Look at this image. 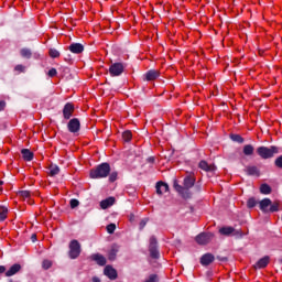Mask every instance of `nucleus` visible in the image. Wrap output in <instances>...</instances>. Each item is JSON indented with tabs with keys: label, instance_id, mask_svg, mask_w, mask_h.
Wrapping results in <instances>:
<instances>
[{
	"label": "nucleus",
	"instance_id": "nucleus-29",
	"mask_svg": "<svg viewBox=\"0 0 282 282\" xmlns=\"http://www.w3.org/2000/svg\"><path fill=\"white\" fill-rule=\"evenodd\" d=\"M220 235H225L226 237H228L229 235H232V232H235V228L232 227H223L219 229Z\"/></svg>",
	"mask_w": 282,
	"mask_h": 282
},
{
	"label": "nucleus",
	"instance_id": "nucleus-21",
	"mask_svg": "<svg viewBox=\"0 0 282 282\" xmlns=\"http://www.w3.org/2000/svg\"><path fill=\"white\" fill-rule=\"evenodd\" d=\"M215 261V256L213 253H205L200 257V264L204 267L210 265Z\"/></svg>",
	"mask_w": 282,
	"mask_h": 282
},
{
	"label": "nucleus",
	"instance_id": "nucleus-48",
	"mask_svg": "<svg viewBox=\"0 0 282 282\" xmlns=\"http://www.w3.org/2000/svg\"><path fill=\"white\" fill-rule=\"evenodd\" d=\"M31 240L34 242V241H36V234H33L32 236H31Z\"/></svg>",
	"mask_w": 282,
	"mask_h": 282
},
{
	"label": "nucleus",
	"instance_id": "nucleus-26",
	"mask_svg": "<svg viewBox=\"0 0 282 282\" xmlns=\"http://www.w3.org/2000/svg\"><path fill=\"white\" fill-rule=\"evenodd\" d=\"M8 219V207L1 205L0 206V221H6Z\"/></svg>",
	"mask_w": 282,
	"mask_h": 282
},
{
	"label": "nucleus",
	"instance_id": "nucleus-36",
	"mask_svg": "<svg viewBox=\"0 0 282 282\" xmlns=\"http://www.w3.org/2000/svg\"><path fill=\"white\" fill-rule=\"evenodd\" d=\"M42 268H43L44 270H50V269L52 268V261H50V260H44V261L42 262Z\"/></svg>",
	"mask_w": 282,
	"mask_h": 282
},
{
	"label": "nucleus",
	"instance_id": "nucleus-15",
	"mask_svg": "<svg viewBox=\"0 0 282 282\" xmlns=\"http://www.w3.org/2000/svg\"><path fill=\"white\" fill-rule=\"evenodd\" d=\"M23 269V267H21L20 263H14L13 265H11L9 268V270H7L6 272V276L10 278V276H14V274H19V272Z\"/></svg>",
	"mask_w": 282,
	"mask_h": 282
},
{
	"label": "nucleus",
	"instance_id": "nucleus-3",
	"mask_svg": "<svg viewBox=\"0 0 282 282\" xmlns=\"http://www.w3.org/2000/svg\"><path fill=\"white\" fill-rule=\"evenodd\" d=\"M258 204L259 209L261 210V213H264V215H268V213H279L280 203L278 200H274L272 203V199L263 198Z\"/></svg>",
	"mask_w": 282,
	"mask_h": 282
},
{
	"label": "nucleus",
	"instance_id": "nucleus-27",
	"mask_svg": "<svg viewBox=\"0 0 282 282\" xmlns=\"http://www.w3.org/2000/svg\"><path fill=\"white\" fill-rule=\"evenodd\" d=\"M246 173H247V175H257V176H259V169L254 165L247 166Z\"/></svg>",
	"mask_w": 282,
	"mask_h": 282
},
{
	"label": "nucleus",
	"instance_id": "nucleus-46",
	"mask_svg": "<svg viewBox=\"0 0 282 282\" xmlns=\"http://www.w3.org/2000/svg\"><path fill=\"white\" fill-rule=\"evenodd\" d=\"M6 272H7L6 265H0V274H4L6 276Z\"/></svg>",
	"mask_w": 282,
	"mask_h": 282
},
{
	"label": "nucleus",
	"instance_id": "nucleus-2",
	"mask_svg": "<svg viewBox=\"0 0 282 282\" xmlns=\"http://www.w3.org/2000/svg\"><path fill=\"white\" fill-rule=\"evenodd\" d=\"M109 173H111V165L107 162H104L97 165L95 169L90 170V178L91 180H102L105 177H109Z\"/></svg>",
	"mask_w": 282,
	"mask_h": 282
},
{
	"label": "nucleus",
	"instance_id": "nucleus-37",
	"mask_svg": "<svg viewBox=\"0 0 282 282\" xmlns=\"http://www.w3.org/2000/svg\"><path fill=\"white\" fill-rule=\"evenodd\" d=\"M69 204L70 208H78V206H80V202H78L76 198H72Z\"/></svg>",
	"mask_w": 282,
	"mask_h": 282
},
{
	"label": "nucleus",
	"instance_id": "nucleus-47",
	"mask_svg": "<svg viewBox=\"0 0 282 282\" xmlns=\"http://www.w3.org/2000/svg\"><path fill=\"white\" fill-rule=\"evenodd\" d=\"M6 109V101L1 100L0 101V111H3Z\"/></svg>",
	"mask_w": 282,
	"mask_h": 282
},
{
	"label": "nucleus",
	"instance_id": "nucleus-1",
	"mask_svg": "<svg viewBox=\"0 0 282 282\" xmlns=\"http://www.w3.org/2000/svg\"><path fill=\"white\" fill-rule=\"evenodd\" d=\"M195 186V177L193 176H185L183 180V186L177 183V180H174L173 188L183 197V199H191L193 194L191 193V188Z\"/></svg>",
	"mask_w": 282,
	"mask_h": 282
},
{
	"label": "nucleus",
	"instance_id": "nucleus-39",
	"mask_svg": "<svg viewBox=\"0 0 282 282\" xmlns=\"http://www.w3.org/2000/svg\"><path fill=\"white\" fill-rule=\"evenodd\" d=\"M147 224H149V218H143L140 224H139V228L140 230H144V227L147 226Z\"/></svg>",
	"mask_w": 282,
	"mask_h": 282
},
{
	"label": "nucleus",
	"instance_id": "nucleus-13",
	"mask_svg": "<svg viewBox=\"0 0 282 282\" xmlns=\"http://www.w3.org/2000/svg\"><path fill=\"white\" fill-rule=\"evenodd\" d=\"M269 263H270V256H264L253 264V268L254 270H263V268H268Z\"/></svg>",
	"mask_w": 282,
	"mask_h": 282
},
{
	"label": "nucleus",
	"instance_id": "nucleus-28",
	"mask_svg": "<svg viewBox=\"0 0 282 282\" xmlns=\"http://www.w3.org/2000/svg\"><path fill=\"white\" fill-rule=\"evenodd\" d=\"M260 193L262 194V195H270V193H272V187H270V185H268V184H262L261 186H260Z\"/></svg>",
	"mask_w": 282,
	"mask_h": 282
},
{
	"label": "nucleus",
	"instance_id": "nucleus-20",
	"mask_svg": "<svg viewBox=\"0 0 282 282\" xmlns=\"http://www.w3.org/2000/svg\"><path fill=\"white\" fill-rule=\"evenodd\" d=\"M115 204H116V197L110 196L100 202V208L102 210H107V208H110V206H113Z\"/></svg>",
	"mask_w": 282,
	"mask_h": 282
},
{
	"label": "nucleus",
	"instance_id": "nucleus-33",
	"mask_svg": "<svg viewBox=\"0 0 282 282\" xmlns=\"http://www.w3.org/2000/svg\"><path fill=\"white\" fill-rule=\"evenodd\" d=\"M48 54L51 58H58V56H61V52L56 48H50Z\"/></svg>",
	"mask_w": 282,
	"mask_h": 282
},
{
	"label": "nucleus",
	"instance_id": "nucleus-17",
	"mask_svg": "<svg viewBox=\"0 0 282 282\" xmlns=\"http://www.w3.org/2000/svg\"><path fill=\"white\" fill-rule=\"evenodd\" d=\"M118 252H120V246L113 243L108 251V259L109 261H116V258L118 257Z\"/></svg>",
	"mask_w": 282,
	"mask_h": 282
},
{
	"label": "nucleus",
	"instance_id": "nucleus-22",
	"mask_svg": "<svg viewBox=\"0 0 282 282\" xmlns=\"http://www.w3.org/2000/svg\"><path fill=\"white\" fill-rule=\"evenodd\" d=\"M21 154L25 162H32L34 160V152L30 151V149H22Z\"/></svg>",
	"mask_w": 282,
	"mask_h": 282
},
{
	"label": "nucleus",
	"instance_id": "nucleus-10",
	"mask_svg": "<svg viewBox=\"0 0 282 282\" xmlns=\"http://www.w3.org/2000/svg\"><path fill=\"white\" fill-rule=\"evenodd\" d=\"M158 78H160V70L156 69H150L143 75L144 83H151Z\"/></svg>",
	"mask_w": 282,
	"mask_h": 282
},
{
	"label": "nucleus",
	"instance_id": "nucleus-51",
	"mask_svg": "<svg viewBox=\"0 0 282 282\" xmlns=\"http://www.w3.org/2000/svg\"><path fill=\"white\" fill-rule=\"evenodd\" d=\"M0 186H3V181H0Z\"/></svg>",
	"mask_w": 282,
	"mask_h": 282
},
{
	"label": "nucleus",
	"instance_id": "nucleus-24",
	"mask_svg": "<svg viewBox=\"0 0 282 282\" xmlns=\"http://www.w3.org/2000/svg\"><path fill=\"white\" fill-rule=\"evenodd\" d=\"M243 155H254V147L252 144H246L242 149Z\"/></svg>",
	"mask_w": 282,
	"mask_h": 282
},
{
	"label": "nucleus",
	"instance_id": "nucleus-35",
	"mask_svg": "<svg viewBox=\"0 0 282 282\" xmlns=\"http://www.w3.org/2000/svg\"><path fill=\"white\" fill-rule=\"evenodd\" d=\"M18 195H20V197H23L24 199H28V197H30L32 193L30 191H20L18 192Z\"/></svg>",
	"mask_w": 282,
	"mask_h": 282
},
{
	"label": "nucleus",
	"instance_id": "nucleus-8",
	"mask_svg": "<svg viewBox=\"0 0 282 282\" xmlns=\"http://www.w3.org/2000/svg\"><path fill=\"white\" fill-rule=\"evenodd\" d=\"M149 252L151 259L160 258V247L158 246V238L155 236H151L150 238Z\"/></svg>",
	"mask_w": 282,
	"mask_h": 282
},
{
	"label": "nucleus",
	"instance_id": "nucleus-40",
	"mask_svg": "<svg viewBox=\"0 0 282 282\" xmlns=\"http://www.w3.org/2000/svg\"><path fill=\"white\" fill-rule=\"evenodd\" d=\"M274 164L278 169H282V155L275 159Z\"/></svg>",
	"mask_w": 282,
	"mask_h": 282
},
{
	"label": "nucleus",
	"instance_id": "nucleus-25",
	"mask_svg": "<svg viewBox=\"0 0 282 282\" xmlns=\"http://www.w3.org/2000/svg\"><path fill=\"white\" fill-rule=\"evenodd\" d=\"M229 138H230V140H231L232 142H237L238 144H243V142H245L243 137H241L240 134L231 133V134L229 135Z\"/></svg>",
	"mask_w": 282,
	"mask_h": 282
},
{
	"label": "nucleus",
	"instance_id": "nucleus-44",
	"mask_svg": "<svg viewBox=\"0 0 282 282\" xmlns=\"http://www.w3.org/2000/svg\"><path fill=\"white\" fill-rule=\"evenodd\" d=\"M147 162H148L149 164H155V156H149V158L147 159Z\"/></svg>",
	"mask_w": 282,
	"mask_h": 282
},
{
	"label": "nucleus",
	"instance_id": "nucleus-5",
	"mask_svg": "<svg viewBox=\"0 0 282 282\" xmlns=\"http://www.w3.org/2000/svg\"><path fill=\"white\" fill-rule=\"evenodd\" d=\"M68 257L69 259H78L80 257V252H83V249L80 247V242L78 240L74 239L68 245Z\"/></svg>",
	"mask_w": 282,
	"mask_h": 282
},
{
	"label": "nucleus",
	"instance_id": "nucleus-19",
	"mask_svg": "<svg viewBox=\"0 0 282 282\" xmlns=\"http://www.w3.org/2000/svg\"><path fill=\"white\" fill-rule=\"evenodd\" d=\"M156 195H164V193H169V184L159 181L155 185Z\"/></svg>",
	"mask_w": 282,
	"mask_h": 282
},
{
	"label": "nucleus",
	"instance_id": "nucleus-49",
	"mask_svg": "<svg viewBox=\"0 0 282 282\" xmlns=\"http://www.w3.org/2000/svg\"><path fill=\"white\" fill-rule=\"evenodd\" d=\"M93 282H100V278L94 276V278H93Z\"/></svg>",
	"mask_w": 282,
	"mask_h": 282
},
{
	"label": "nucleus",
	"instance_id": "nucleus-18",
	"mask_svg": "<svg viewBox=\"0 0 282 282\" xmlns=\"http://www.w3.org/2000/svg\"><path fill=\"white\" fill-rule=\"evenodd\" d=\"M91 261H95L97 265H107V258L100 253H94L90 256Z\"/></svg>",
	"mask_w": 282,
	"mask_h": 282
},
{
	"label": "nucleus",
	"instance_id": "nucleus-4",
	"mask_svg": "<svg viewBox=\"0 0 282 282\" xmlns=\"http://www.w3.org/2000/svg\"><path fill=\"white\" fill-rule=\"evenodd\" d=\"M257 153L262 160H270V158H274L279 153V147L271 145L268 148L261 145L257 149Z\"/></svg>",
	"mask_w": 282,
	"mask_h": 282
},
{
	"label": "nucleus",
	"instance_id": "nucleus-43",
	"mask_svg": "<svg viewBox=\"0 0 282 282\" xmlns=\"http://www.w3.org/2000/svg\"><path fill=\"white\" fill-rule=\"evenodd\" d=\"M56 74H58V72L56 70V68H51L47 73V76L50 78H54V76H56Z\"/></svg>",
	"mask_w": 282,
	"mask_h": 282
},
{
	"label": "nucleus",
	"instance_id": "nucleus-32",
	"mask_svg": "<svg viewBox=\"0 0 282 282\" xmlns=\"http://www.w3.org/2000/svg\"><path fill=\"white\" fill-rule=\"evenodd\" d=\"M257 204H259V202L257 200V198L254 197H250L247 200V208H254L257 206Z\"/></svg>",
	"mask_w": 282,
	"mask_h": 282
},
{
	"label": "nucleus",
	"instance_id": "nucleus-12",
	"mask_svg": "<svg viewBox=\"0 0 282 282\" xmlns=\"http://www.w3.org/2000/svg\"><path fill=\"white\" fill-rule=\"evenodd\" d=\"M104 274L105 276L109 278L110 281H116V279H118V271L111 265L105 267Z\"/></svg>",
	"mask_w": 282,
	"mask_h": 282
},
{
	"label": "nucleus",
	"instance_id": "nucleus-9",
	"mask_svg": "<svg viewBox=\"0 0 282 282\" xmlns=\"http://www.w3.org/2000/svg\"><path fill=\"white\" fill-rule=\"evenodd\" d=\"M67 129L69 133H78L80 131V120L78 118H73L67 123Z\"/></svg>",
	"mask_w": 282,
	"mask_h": 282
},
{
	"label": "nucleus",
	"instance_id": "nucleus-31",
	"mask_svg": "<svg viewBox=\"0 0 282 282\" xmlns=\"http://www.w3.org/2000/svg\"><path fill=\"white\" fill-rule=\"evenodd\" d=\"M133 138V134L131 133V130H126L122 133V140L123 142H131V139Z\"/></svg>",
	"mask_w": 282,
	"mask_h": 282
},
{
	"label": "nucleus",
	"instance_id": "nucleus-42",
	"mask_svg": "<svg viewBox=\"0 0 282 282\" xmlns=\"http://www.w3.org/2000/svg\"><path fill=\"white\" fill-rule=\"evenodd\" d=\"M118 180V172H111L109 175V182H116Z\"/></svg>",
	"mask_w": 282,
	"mask_h": 282
},
{
	"label": "nucleus",
	"instance_id": "nucleus-34",
	"mask_svg": "<svg viewBox=\"0 0 282 282\" xmlns=\"http://www.w3.org/2000/svg\"><path fill=\"white\" fill-rule=\"evenodd\" d=\"M106 230L108 235H113V232H116V224L111 223L107 225Z\"/></svg>",
	"mask_w": 282,
	"mask_h": 282
},
{
	"label": "nucleus",
	"instance_id": "nucleus-6",
	"mask_svg": "<svg viewBox=\"0 0 282 282\" xmlns=\"http://www.w3.org/2000/svg\"><path fill=\"white\" fill-rule=\"evenodd\" d=\"M124 67H127L124 63H120V62L112 63L109 67L110 76L112 77L122 76V74H124Z\"/></svg>",
	"mask_w": 282,
	"mask_h": 282
},
{
	"label": "nucleus",
	"instance_id": "nucleus-30",
	"mask_svg": "<svg viewBox=\"0 0 282 282\" xmlns=\"http://www.w3.org/2000/svg\"><path fill=\"white\" fill-rule=\"evenodd\" d=\"M20 54L22 58H32V51L30 48H22Z\"/></svg>",
	"mask_w": 282,
	"mask_h": 282
},
{
	"label": "nucleus",
	"instance_id": "nucleus-7",
	"mask_svg": "<svg viewBox=\"0 0 282 282\" xmlns=\"http://www.w3.org/2000/svg\"><path fill=\"white\" fill-rule=\"evenodd\" d=\"M214 238L215 234L213 232H200L195 237V241L198 246H207V243H210Z\"/></svg>",
	"mask_w": 282,
	"mask_h": 282
},
{
	"label": "nucleus",
	"instance_id": "nucleus-11",
	"mask_svg": "<svg viewBox=\"0 0 282 282\" xmlns=\"http://www.w3.org/2000/svg\"><path fill=\"white\" fill-rule=\"evenodd\" d=\"M74 104L67 102L63 108V118L64 120H70L72 116H74Z\"/></svg>",
	"mask_w": 282,
	"mask_h": 282
},
{
	"label": "nucleus",
	"instance_id": "nucleus-16",
	"mask_svg": "<svg viewBox=\"0 0 282 282\" xmlns=\"http://www.w3.org/2000/svg\"><path fill=\"white\" fill-rule=\"evenodd\" d=\"M68 50L72 54H83V52H85V46L80 43H72L68 46Z\"/></svg>",
	"mask_w": 282,
	"mask_h": 282
},
{
	"label": "nucleus",
	"instance_id": "nucleus-14",
	"mask_svg": "<svg viewBox=\"0 0 282 282\" xmlns=\"http://www.w3.org/2000/svg\"><path fill=\"white\" fill-rule=\"evenodd\" d=\"M198 166L202 171H206L207 173H215V171H217V166H215V164H208L206 161H200Z\"/></svg>",
	"mask_w": 282,
	"mask_h": 282
},
{
	"label": "nucleus",
	"instance_id": "nucleus-50",
	"mask_svg": "<svg viewBox=\"0 0 282 282\" xmlns=\"http://www.w3.org/2000/svg\"><path fill=\"white\" fill-rule=\"evenodd\" d=\"M278 263H280V265H282V258L278 259Z\"/></svg>",
	"mask_w": 282,
	"mask_h": 282
},
{
	"label": "nucleus",
	"instance_id": "nucleus-52",
	"mask_svg": "<svg viewBox=\"0 0 282 282\" xmlns=\"http://www.w3.org/2000/svg\"><path fill=\"white\" fill-rule=\"evenodd\" d=\"M3 191V187H0V193Z\"/></svg>",
	"mask_w": 282,
	"mask_h": 282
},
{
	"label": "nucleus",
	"instance_id": "nucleus-45",
	"mask_svg": "<svg viewBox=\"0 0 282 282\" xmlns=\"http://www.w3.org/2000/svg\"><path fill=\"white\" fill-rule=\"evenodd\" d=\"M217 259H218V261H223V262L228 261V257L217 256Z\"/></svg>",
	"mask_w": 282,
	"mask_h": 282
},
{
	"label": "nucleus",
	"instance_id": "nucleus-38",
	"mask_svg": "<svg viewBox=\"0 0 282 282\" xmlns=\"http://www.w3.org/2000/svg\"><path fill=\"white\" fill-rule=\"evenodd\" d=\"M160 279L158 278V274H150L149 279L144 282H159Z\"/></svg>",
	"mask_w": 282,
	"mask_h": 282
},
{
	"label": "nucleus",
	"instance_id": "nucleus-41",
	"mask_svg": "<svg viewBox=\"0 0 282 282\" xmlns=\"http://www.w3.org/2000/svg\"><path fill=\"white\" fill-rule=\"evenodd\" d=\"M14 70L15 72H20L21 74H24L25 72V66L21 65V64H18L15 67H14Z\"/></svg>",
	"mask_w": 282,
	"mask_h": 282
},
{
	"label": "nucleus",
	"instance_id": "nucleus-23",
	"mask_svg": "<svg viewBox=\"0 0 282 282\" xmlns=\"http://www.w3.org/2000/svg\"><path fill=\"white\" fill-rule=\"evenodd\" d=\"M48 175L51 176V177H56V175H58V173H61V167H58V165H56V164H51L50 166H48Z\"/></svg>",
	"mask_w": 282,
	"mask_h": 282
}]
</instances>
